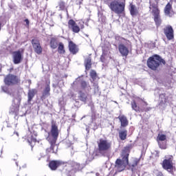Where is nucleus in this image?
<instances>
[{
  "label": "nucleus",
  "mask_w": 176,
  "mask_h": 176,
  "mask_svg": "<svg viewBox=\"0 0 176 176\" xmlns=\"http://www.w3.org/2000/svg\"><path fill=\"white\" fill-rule=\"evenodd\" d=\"M50 135L46 138L47 141H48L50 147L46 148L45 153L47 155H50V153H55L57 154L58 152V146L56 144L57 142V140L58 139V135L60 134V131L58 130V126L56 123V121L52 120L51 122V129H50Z\"/></svg>",
  "instance_id": "f257e3e1"
},
{
  "label": "nucleus",
  "mask_w": 176,
  "mask_h": 176,
  "mask_svg": "<svg viewBox=\"0 0 176 176\" xmlns=\"http://www.w3.org/2000/svg\"><path fill=\"white\" fill-rule=\"evenodd\" d=\"M146 65L149 69L154 72H159L162 65H166V60L158 54L150 56L146 61Z\"/></svg>",
  "instance_id": "f03ea898"
},
{
  "label": "nucleus",
  "mask_w": 176,
  "mask_h": 176,
  "mask_svg": "<svg viewBox=\"0 0 176 176\" xmlns=\"http://www.w3.org/2000/svg\"><path fill=\"white\" fill-rule=\"evenodd\" d=\"M149 9L153 17L154 23L157 27L162 25V16H160V8H159V3L149 2Z\"/></svg>",
  "instance_id": "7ed1b4c3"
},
{
  "label": "nucleus",
  "mask_w": 176,
  "mask_h": 176,
  "mask_svg": "<svg viewBox=\"0 0 176 176\" xmlns=\"http://www.w3.org/2000/svg\"><path fill=\"white\" fill-rule=\"evenodd\" d=\"M97 144L98 152L102 156H105L111 151V148H112V143L107 140L100 139Z\"/></svg>",
  "instance_id": "20e7f679"
},
{
  "label": "nucleus",
  "mask_w": 176,
  "mask_h": 176,
  "mask_svg": "<svg viewBox=\"0 0 176 176\" xmlns=\"http://www.w3.org/2000/svg\"><path fill=\"white\" fill-rule=\"evenodd\" d=\"M109 8L116 14H122L124 12L126 4L124 3H120L119 1L114 0L110 3Z\"/></svg>",
  "instance_id": "39448f33"
},
{
  "label": "nucleus",
  "mask_w": 176,
  "mask_h": 176,
  "mask_svg": "<svg viewBox=\"0 0 176 176\" xmlns=\"http://www.w3.org/2000/svg\"><path fill=\"white\" fill-rule=\"evenodd\" d=\"M3 82L6 86H16L17 85H20L21 80L20 79V77L16 75L8 74L5 76Z\"/></svg>",
  "instance_id": "423d86ee"
},
{
  "label": "nucleus",
  "mask_w": 176,
  "mask_h": 176,
  "mask_svg": "<svg viewBox=\"0 0 176 176\" xmlns=\"http://www.w3.org/2000/svg\"><path fill=\"white\" fill-rule=\"evenodd\" d=\"M174 157L173 155H168V157L164 159L162 163V168L173 174L174 173Z\"/></svg>",
  "instance_id": "0eeeda50"
},
{
  "label": "nucleus",
  "mask_w": 176,
  "mask_h": 176,
  "mask_svg": "<svg viewBox=\"0 0 176 176\" xmlns=\"http://www.w3.org/2000/svg\"><path fill=\"white\" fill-rule=\"evenodd\" d=\"M21 100L14 98L12 100V104L10 107V113L12 115H15V116H19V112L20 111V104Z\"/></svg>",
  "instance_id": "6e6552de"
},
{
  "label": "nucleus",
  "mask_w": 176,
  "mask_h": 176,
  "mask_svg": "<svg viewBox=\"0 0 176 176\" xmlns=\"http://www.w3.org/2000/svg\"><path fill=\"white\" fill-rule=\"evenodd\" d=\"M24 50L21 49L12 52V61L14 64H20L23 61Z\"/></svg>",
  "instance_id": "1a4fd4ad"
},
{
  "label": "nucleus",
  "mask_w": 176,
  "mask_h": 176,
  "mask_svg": "<svg viewBox=\"0 0 176 176\" xmlns=\"http://www.w3.org/2000/svg\"><path fill=\"white\" fill-rule=\"evenodd\" d=\"M129 154H125L122 157V160L120 159H117L116 161V168L120 171H122L124 168V162L126 164H129Z\"/></svg>",
  "instance_id": "9d476101"
},
{
  "label": "nucleus",
  "mask_w": 176,
  "mask_h": 176,
  "mask_svg": "<svg viewBox=\"0 0 176 176\" xmlns=\"http://www.w3.org/2000/svg\"><path fill=\"white\" fill-rule=\"evenodd\" d=\"M67 24L69 30H72V32H74V34H78V32H80V29L83 30V28H85L84 25H82L80 28L74 19H69Z\"/></svg>",
  "instance_id": "9b49d317"
},
{
  "label": "nucleus",
  "mask_w": 176,
  "mask_h": 176,
  "mask_svg": "<svg viewBox=\"0 0 176 176\" xmlns=\"http://www.w3.org/2000/svg\"><path fill=\"white\" fill-rule=\"evenodd\" d=\"M31 43L34 53H36V54H41L43 52V48H42V45H41V41L39 39L34 38L32 39Z\"/></svg>",
  "instance_id": "f8f14e48"
},
{
  "label": "nucleus",
  "mask_w": 176,
  "mask_h": 176,
  "mask_svg": "<svg viewBox=\"0 0 176 176\" xmlns=\"http://www.w3.org/2000/svg\"><path fill=\"white\" fill-rule=\"evenodd\" d=\"M131 107L133 109V111H135V112H149L151 109H152V107H146V108H142L138 103L135 101V100H133L131 102Z\"/></svg>",
  "instance_id": "ddd939ff"
},
{
  "label": "nucleus",
  "mask_w": 176,
  "mask_h": 176,
  "mask_svg": "<svg viewBox=\"0 0 176 176\" xmlns=\"http://www.w3.org/2000/svg\"><path fill=\"white\" fill-rule=\"evenodd\" d=\"M164 34L168 41L173 40L174 38V29L173 26L168 25L164 28Z\"/></svg>",
  "instance_id": "4468645a"
},
{
  "label": "nucleus",
  "mask_w": 176,
  "mask_h": 176,
  "mask_svg": "<svg viewBox=\"0 0 176 176\" xmlns=\"http://www.w3.org/2000/svg\"><path fill=\"white\" fill-rule=\"evenodd\" d=\"M118 52L122 57H127V56H129V53H130L129 47H126L123 43L118 45Z\"/></svg>",
  "instance_id": "2eb2a0df"
},
{
  "label": "nucleus",
  "mask_w": 176,
  "mask_h": 176,
  "mask_svg": "<svg viewBox=\"0 0 176 176\" xmlns=\"http://www.w3.org/2000/svg\"><path fill=\"white\" fill-rule=\"evenodd\" d=\"M63 164V162L58 160H52L49 163V167L52 171H56L60 166Z\"/></svg>",
  "instance_id": "dca6fc26"
},
{
  "label": "nucleus",
  "mask_w": 176,
  "mask_h": 176,
  "mask_svg": "<svg viewBox=\"0 0 176 176\" xmlns=\"http://www.w3.org/2000/svg\"><path fill=\"white\" fill-rule=\"evenodd\" d=\"M69 50L72 54H76L78 52H79V48H78V45L74 43L72 41H69Z\"/></svg>",
  "instance_id": "f3484780"
},
{
  "label": "nucleus",
  "mask_w": 176,
  "mask_h": 176,
  "mask_svg": "<svg viewBox=\"0 0 176 176\" xmlns=\"http://www.w3.org/2000/svg\"><path fill=\"white\" fill-rule=\"evenodd\" d=\"M69 166L72 168L70 171L73 172L74 174H76L78 171H80V164L75 161H72L69 163Z\"/></svg>",
  "instance_id": "a211bd4d"
},
{
  "label": "nucleus",
  "mask_w": 176,
  "mask_h": 176,
  "mask_svg": "<svg viewBox=\"0 0 176 176\" xmlns=\"http://www.w3.org/2000/svg\"><path fill=\"white\" fill-rule=\"evenodd\" d=\"M84 65L85 67V71H90L91 69V55L88 56L84 60Z\"/></svg>",
  "instance_id": "6ab92c4d"
},
{
  "label": "nucleus",
  "mask_w": 176,
  "mask_h": 176,
  "mask_svg": "<svg viewBox=\"0 0 176 176\" xmlns=\"http://www.w3.org/2000/svg\"><path fill=\"white\" fill-rule=\"evenodd\" d=\"M160 102L159 105L160 107H166L167 102H168V96H166V94H160Z\"/></svg>",
  "instance_id": "aec40b11"
},
{
  "label": "nucleus",
  "mask_w": 176,
  "mask_h": 176,
  "mask_svg": "<svg viewBox=\"0 0 176 176\" xmlns=\"http://www.w3.org/2000/svg\"><path fill=\"white\" fill-rule=\"evenodd\" d=\"M118 119H119L121 123V127H127V126H129V120H127V117L125 116H120L118 117Z\"/></svg>",
  "instance_id": "412c9836"
},
{
  "label": "nucleus",
  "mask_w": 176,
  "mask_h": 176,
  "mask_svg": "<svg viewBox=\"0 0 176 176\" xmlns=\"http://www.w3.org/2000/svg\"><path fill=\"white\" fill-rule=\"evenodd\" d=\"M49 96H50V82L46 85L41 96V100H45L46 97H49Z\"/></svg>",
  "instance_id": "4be33fe9"
},
{
  "label": "nucleus",
  "mask_w": 176,
  "mask_h": 176,
  "mask_svg": "<svg viewBox=\"0 0 176 176\" xmlns=\"http://www.w3.org/2000/svg\"><path fill=\"white\" fill-rule=\"evenodd\" d=\"M38 90L36 89H30L28 92V102H31L35 95L37 94Z\"/></svg>",
  "instance_id": "5701e85b"
},
{
  "label": "nucleus",
  "mask_w": 176,
  "mask_h": 176,
  "mask_svg": "<svg viewBox=\"0 0 176 176\" xmlns=\"http://www.w3.org/2000/svg\"><path fill=\"white\" fill-rule=\"evenodd\" d=\"M1 90L2 91H3V93L8 94V96H10L11 97H14V91H13V89L9 88L6 85H3L1 86Z\"/></svg>",
  "instance_id": "b1692460"
},
{
  "label": "nucleus",
  "mask_w": 176,
  "mask_h": 176,
  "mask_svg": "<svg viewBox=\"0 0 176 176\" xmlns=\"http://www.w3.org/2000/svg\"><path fill=\"white\" fill-rule=\"evenodd\" d=\"M51 49H57L58 47V38L57 37H52L50 41Z\"/></svg>",
  "instance_id": "393cba45"
},
{
  "label": "nucleus",
  "mask_w": 176,
  "mask_h": 176,
  "mask_svg": "<svg viewBox=\"0 0 176 176\" xmlns=\"http://www.w3.org/2000/svg\"><path fill=\"white\" fill-rule=\"evenodd\" d=\"M171 10H173V3H168L164 9V14L166 15V16H170L171 15Z\"/></svg>",
  "instance_id": "a878e982"
},
{
  "label": "nucleus",
  "mask_w": 176,
  "mask_h": 176,
  "mask_svg": "<svg viewBox=\"0 0 176 176\" xmlns=\"http://www.w3.org/2000/svg\"><path fill=\"white\" fill-rule=\"evenodd\" d=\"M78 98L80 100V101H82V102H84L85 104H86V102H87V95H86V94H85V92H82V91H78Z\"/></svg>",
  "instance_id": "bb28decb"
},
{
  "label": "nucleus",
  "mask_w": 176,
  "mask_h": 176,
  "mask_svg": "<svg viewBox=\"0 0 176 176\" xmlns=\"http://www.w3.org/2000/svg\"><path fill=\"white\" fill-rule=\"evenodd\" d=\"M129 12L133 17H134V16H137L139 13L138 10L135 8V5L131 3L130 4Z\"/></svg>",
  "instance_id": "cd10ccee"
},
{
  "label": "nucleus",
  "mask_w": 176,
  "mask_h": 176,
  "mask_svg": "<svg viewBox=\"0 0 176 176\" xmlns=\"http://www.w3.org/2000/svg\"><path fill=\"white\" fill-rule=\"evenodd\" d=\"M119 138L121 141H124L127 138V130L120 131L119 132Z\"/></svg>",
  "instance_id": "c85d7f7f"
},
{
  "label": "nucleus",
  "mask_w": 176,
  "mask_h": 176,
  "mask_svg": "<svg viewBox=\"0 0 176 176\" xmlns=\"http://www.w3.org/2000/svg\"><path fill=\"white\" fill-rule=\"evenodd\" d=\"M58 52L59 54H65V50L64 49V43L62 42L58 45Z\"/></svg>",
  "instance_id": "c756f323"
},
{
  "label": "nucleus",
  "mask_w": 176,
  "mask_h": 176,
  "mask_svg": "<svg viewBox=\"0 0 176 176\" xmlns=\"http://www.w3.org/2000/svg\"><path fill=\"white\" fill-rule=\"evenodd\" d=\"M80 88L82 90H86L87 87L90 88V90H91V88L90 87V85H89V82L85 81V80H81L80 83Z\"/></svg>",
  "instance_id": "7c9ffc66"
},
{
  "label": "nucleus",
  "mask_w": 176,
  "mask_h": 176,
  "mask_svg": "<svg viewBox=\"0 0 176 176\" xmlns=\"http://www.w3.org/2000/svg\"><path fill=\"white\" fill-rule=\"evenodd\" d=\"M92 80H91V83H94L96 81V79H97L98 76H97V72L96 70H91L90 74H89Z\"/></svg>",
  "instance_id": "2f4dec72"
},
{
  "label": "nucleus",
  "mask_w": 176,
  "mask_h": 176,
  "mask_svg": "<svg viewBox=\"0 0 176 176\" xmlns=\"http://www.w3.org/2000/svg\"><path fill=\"white\" fill-rule=\"evenodd\" d=\"M132 148L133 144H128L124 148L122 153H126V155H129V153H130V150H131Z\"/></svg>",
  "instance_id": "473e14b6"
},
{
  "label": "nucleus",
  "mask_w": 176,
  "mask_h": 176,
  "mask_svg": "<svg viewBox=\"0 0 176 176\" xmlns=\"http://www.w3.org/2000/svg\"><path fill=\"white\" fill-rule=\"evenodd\" d=\"M139 163L140 160H135L132 165H129V168H131L132 173H134V171H135V167H137Z\"/></svg>",
  "instance_id": "72a5a7b5"
},
{
  "label": "nucleus",
  "mask_w": 176,
  "mask_h": 176,
  "mask_svg": "<svg viewBox=\"0 0 176 176\" xmlns=\"http://www.w3.org/2000/svg\"><path fill=\"white\" fill-rule=\"evenodd\" d=\"M93 87H94V94H98L100 93V87H98V83L94 82L93 83Z\"/></svg>",
  "instance_id": "f704fd0d"
},
{
  "label": "nucleus",
  "mask_w": 176,
  "mask_h": 176,
  "mask_svg": "<svg viewBox=\"0 0 176 176\" xmlns=\"http://www.w3.org/2000/svg\"><path fill=\"white\" fill-rule=\"evenodd\" d=\"M167 140V136L164 134H158V136L157 137V141H166Z\"/></svg>",
  "instance_id": "c9c22d12"
},
{
  "label": "nucleus",
  "mask_w": 176,
  "mask_h": 176,
  "mask_svg": "<svg viewBox=\"0 0 176 176\" xmlns=\"http://www.w3.org/2000/svg\"><path fill=\"white\" fill-rule=\"evenodd\" d=\"M58 7L60 10H65V2L60 1L58 3Z\"/></svg>",
  "instance_id": "e433bc0d"
},
{
  "label": "nucleus",
  "mask_w": 176,
  "mask_h": 176,
  "mask_svg": "<svg viewBox=\"0 0 176 176\" xmlns=\"http://www.w3.org/2000/svg\"><path fill=\"white\" fill-rule=\"evenodd\" d=\"M115 39L117 42H122V41H126V38L120 36H116Z\"/></svg>",
  "instance_id": "4c0bfd02"
},
{
  "label": "nucleus",
  "mask_w": 176,
  "mask_h": 176,
  "mask_svg": "<svg viewBox=\"0 0 176 176\" xmlns=\"http://www.w3.org/2000/svg\"><path fill=\"white\" fill-rule=\"evenodd\" d=\"M158 145L160 148V149H167V144H162L161 142H158Z\"/></svg>",
  "instance_id": "58836bf2"
},
{
  "label": "nucleus",
  "mask_w": 176,
  "mask_h": 176,
  "mask_svg": "<svg viewBox=\"0 0 176 176\" xmlns=\"http://www.w3.org/2000/svg\"><path fill=\"white\" fill-rule=\"evenodd\" d=\"M24 22L25 23V27H27V28H30V20L28 19H26L24 20Z\"/></svg>",
  "instance_id": "ea45409f"
},
{
  "label": "nucleus",
  "mask_w": 176,
  "mask_h": 176,
  "mask_svg": "<svg viewBox=\"0 0 176 176\" xmlns=\"http://www.w3.org/2000/svg\"><path fill=\"white\" fill-rule=\"evenodd\" d=\"M100 61L102 63H105V56L104 55H101V56H100Z\"/></svg>",
  "instance_id": "a19ab883"
},
{
  "label": "nucleus",
  "mask_w": 176,
  "mask_h": 176,
  "mask_svg": "<svg viewBox=\"0 0 176 176\" xmlns=\"http://www.w3.org/2000/svg\"><path fill=\"white\" fill-rule=\"evenodd\" d=\"M72 175H75V173H74V172H72V170H69V171L67 173V176H72Z\"/></svg>",
  "instance_id": "79ce46f5"
},
{
  "label": "nucleus",
  "mask_w": 176,
  "mask_h": 176,
  "mask_svg": "<svg viewBox=\"0 0 176 176\" xmlns=\"http://www.w3.org/2000/svg\"><path fill=\"white\" fill-rule=\"evenodd\" d=\"M76 4L77 5H82V3L83 2V0H76Z\"/></svg>",
  "instance_id": "37998d69"
},
{
  "label": "nucleus",
  "mask_w": 176,
  "mask_h": 176,
  "mask_svg": "<svg viewBox=\"0 0 176 176\" xmlns=\"http://www.w3.org/2000/svg\"><path fill=\"white\" fill-rule=\"evenodd\" d=\"M156 176H164V175L163 174V172L160 171L156 174Z\"/></svg>",
  "instance_id": "c03bdc74"
},
{
  "label": "nucleus",
  "mask_w": 176,
  "mask_h": 176,
  "mask_svg": "<svg viewBox=\"0 0 176 176\" xmlns=\"http://www.w3.org/2000/svg\"><path fill=\"white\" fill-rule=\"evenodd\" d=\"M14 69L13 67H10V69H8L9 72H12Z\"/></svg>",
  "instance_id": "a18cd8bd"
},
{
  "label": "nucleus",
  "mask_w": 176,
  "mask_h": 176,
  "mask_svg": "<svg viewBox=\"0 0 176 176\" xmlns=\"http://www.w3.org/2000/svg\"><path fill=\"white\" fill-rule=\"evenodd\" d=\"M144 104L146 105V107H148V102H144Z\"/></svg>",
  "instance_id": "49530a36"
},
{
  "label": "nucleus",
  "mask_w": 176,
  "mask_h": 176,
  "mask_svg": "<svg viewBox=\"0 0 176 176\" xmlns=\"http://www.w3.org/2000/svg\"><path fill=\"white\" fill-rule=\"evenodd\" d=\"M33 2H35L36 3H38V0H32Z\"/></svg>",
  "instance_id": "de8ad7c7"
},
{
  "label": "nucleus",
  "mask_w": 176,
  "mask_h": 176,
  "mask_svg": "<svg viewBox=\"0 0 176 176\" xmlns=\"http://www.w3.org/2000/svg\"><path fill=\"white\" fill-rule=\"evenodd\" d=\"M34 142H36V139H32V140Z\"/></svg>",
  "instance_id": "09e8293b"
},
{
  "label": "nucleus",
  "mask_w": 176,
  "mask_h": 176,
  "mask_svg": "<svg viewBox=\"0 0 176 176\" xmlns=\"http://www.w3.org/2000/svg\"><path fill=\"white\" fill-rule=\"evenodd\" d=\"M28 142H29L30 145H31L32 141L31 142V141H30V140H28Z\"/></svg>",
  "instance_id": "8fccbe9b"
},
{
  "label": "nucleus",
  "mask_w": 176,
  "mask_h": 176,
  "mask_svg": "<svg viewBox=\"0 0 176 176\" xmlns=\"http://www.w3.org/2000/svg\"><path fill=\"white\" fill-rule=\"evenodd\" d=\"M51 27H54V24L51 25Z\"/></svg>",
  "instance_id": "3c124183"
},
{
  "label": "nucleus",
  "mask_w": 176,
  "mask_h": 176,
  "mask_svg": "<svg viewBox=\"0 0 176 176\" xmlns=\"http://www.w3.org/2000/svg\"><path fill=\"white\" fill-rule=\"evenodd\" d=\"M16 164L17 166H19V164L17 162H16Z\"/></svg>",
  "instance_id": "603ef678"
},
{
  "label": "nucleus",
  "mask_w": 176,
  "mask_h": 176,
  "mask_svg": "<svg viewBox=\"0 0 176 176\" xmlns=\"http://www.w3.org/2000/svg\"><path fill=\"white\" fill-rule=\"evenodd\" d=\"M30 2H31V0H29L28 3H30Z\"/></svg>",
  "instance_id": "864d4df0"
},
{
  "label": "nucleus",
  "mask_w": 176,
  "mask_h": 176,
  "mask_svg": "<svg viewBox=\"0 0 176 176\" xmlns=\"http://www.w3.org/2000/svg\"><path fill=\"white\" fill-rule=\"evenodd\" d=\"M14 161L17 160V159H14Z\"/></svg>",
  "instance_id": "5fc2aeb1"
}]
</instances>
